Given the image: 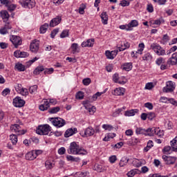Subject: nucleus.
Listing matches in <instances>:
<instances>
[{
	"label": "nucleus",
	"instance_id": "c9c22d12",
	"mask_svg": "<svg viewBox=\"0 0 177 177\" xmlns=\"http://www.w3.org/2000/svg\"><path fill=\"white\" fill-rule=\"evenodd\" d=\"M59 111H60V107L55 106V107L51 108L48 111V113H50V114H56V113H59Z\"/></svg>",
	"mask_w": 177,
	"mask_h": 177
},
{
	"label": "nucleus",
	"instance_id": "cd10ccee",
	"mask_svg": "<svg viewBox=\"0 0 177 177\" xmlns=\"http://www.w3.org/2000/svg\"><path fill=\"white\" fill-rule=\"evenodd\" d=\"M136 113H138V109H131L129 111H127L124 113V115L127 117H133V115H135V114H136Z\"/></svg>",
	"mask_w": 177,
	"mask_h": 177
},
{
	"label": "nucleus",
	"instance_id": "b1692460",
	"mask_svg": "<svg viewBox=\"0 0 177 177\" xmlns=\"http://www.w3.org/2000/svg\"><path fill=\"white\" fill-rule=\"evenodd\" d=\"M100 17L102 19V24H104V25L107 24L109 21V15H107V12H103L101 14Z\"/></svg>",
	"mask_w": 177,
	"mask_h": 177
},
{
	"label": "nucleus",
	"instance_id": "f8f14e48",
	"mask_svg": "<svg viewBox=\"0 0 177 177\" xmlns=\"http://www.w3.org/2000/svg\"><path fill=\"white\" fill-rule=\"evenodd\" d=\"M13 105L15 107H23L26 104V101L21 99L20 97H16L13 100Z\"/></svg>",
	"mask_w": 177,
	"mask_h": 177
},
{
	"label": "nucleus",
	"instance_id": "39448f33",
	"mask_svg": "<svg viewBox=\"0 0 177 177\" xmlns=\"http://www.w3.org/2000/svg\"><path fill=\"white\" fill-rule=\"evenodd\" d=\"M50 121L52 122L53 125L57 128H62V127L66 125V120L62 118H50Z\"/></svg>",
	"mask_w": 177,
	"mask_h": 177
},
{
	"label": "nucleus",
	"instance_id": "864d4df0",
	"mask_svg": "<svg viewBox=\"0 0 177 177\" xmlns=\"http://www.w3.org/2000/svg\"><path fill=\"white\" fill-rule=\"evenodd\" d=\"M91 78H89V77L84 79L82 80L83 85H85L86 86H88V85H89V84H91Z\"/></svg>",
	"mask_w": 177,
	"mask_h": 177
},
{
	"label": "nucleus",
	"instance_id": "6e6d98bb",
	"mask_svg": "<svg viewBox=\"0 0 177 177\" xmlns=\"http://www.w3.org/2000/svg\"><path fill=\"white\" fill-rule=\"evenodd\" d=\"M39 58L35 57V58H33L31 60H29L28 62H27V66L28 67H30V66H31V64H32V63H35V62H37V60H38Z\"/></svg>",
	"mask_w": 177,
	"mask_h": 177
},
{
	"label": "nucleus",
	"instance_id": "ddd939ff",
	"mask_svg": "<svg viewBox=\"0 0 177 177\" xmlns=\"http://www.w3.org/2000/svg\"><path fill=\"white\" fill-rule=\"evenodd\" d=\"M167 64L169 66H176L177 64V53L172 54L171 57H170L167 61Z\"/></svg>",
	"mask_w": 177,
	"mask_h": 177
},
{
	"label": "nucleus",
	"instance_id": "6ab92c4d",
	"mask_svg": "<svg viewBox=\"0 0 177 177\" xmlns=\"http://www.w3.org/2000/svg\"><path fill=\"white\" fill-rule=\"evenodd\" d=\"M125 93V88H116L113 92L112 94L115 96H122Z\"/></svg>",
	"mask_w": 177,
	"mask_h": 177
},
{
	"label": "nucleus",
	"instance_id": "9b49d317",
	"mask_svg": "<svg viewBox=\"0 0 177 177\" xmlns=\"http://www.w3.org/2000/svg\"><path fill=\"white\" fill-rule=\"evenodd\" d=\"M10 129L12 132H15L17 135H24V133H26V131L23 129L21 130L20 125L19 124H13L11 126Z\"/></svg>",
	"mask_w": 177,
	"mask_h": 177
},
{
	"label": "nucleus",
	"instance_id": "ea45409f",
	"mask_svg": "<svg viewBox=\"0 0 177 177\" xmlns=\"http://www.w3.org/2000/svg\"><path fill=\"white\" fill-rule=\"evenodd\" d=\"M133 162H136V167L137 168H139L140 167H142L143 164H145V160L142 159L141 160H137L136 161H133Z\"/></svg>",
	"mask_w": 177,
	"mask_h": 177
},
{
	"label": "nucleus",
	"instance_id": "5fc2aeb1",
	"mask_svg": "<svg viewBox=\"0 0 177 177\" xmlns=\"http://www.w3.org/2000/svg\"><path fill=\"white\" fill-rule=\"evenodd\" d=\"M118 80H120V77L118 76V74L115 73L113 75V81H114L115 83L121 84V82H118Z\"/></svg>",
	"mask_w": 177,
	"mask_h": 177
},
{
	"label": "nucleus",
	"instance_id": "aec40b11",
	"mask_svg": "<svg viewBox=\"0 0 177 177\" xmlns=\"http://www.w3.org/2000/svg\"><path fill=\"white\" fill-rule=\"evenodd\" d=\"M60 21H62V17H57L54 19H53L50 21V27H55L57 26V24H60Z\"/></svg>",
	"mask_w": 177,
	"mask_h": 177
},
{
	"label": "nucleus",
	"instance_id": "f704fd0d",
	"mask_svg": "<svg viewBox=\"0 0 177 177\" xmlns=\"http://www.w3.org/2000/svg\"><path fill=\"white\" fill-rule=\"evenodd\" d=\"M102 94L103 93L97 92L89 99V100H91V102H95V100H97L99 96H102Z\"/></svg>",
	"mask_w": 177,
	"mask_h": 177
},
{
	"label": "nucleus",
	"instance_id": "e2e57ef3",
	"mask_svg": "<svg viewBox=\"0 0 177 177\" xmlns=\"http://www.w3.org/2000/svg\"><path fill=\"white\" fill-rule=\"evenodd\" d=\"M147 116H148V120H150V121H151L153 118H155L156 113L151 112L147 114Z\"/></svg>",
	"mask_w": 177,
	"mask_h": 177
},
{
	"label": "nucleus",
	"instance_id": "0eeeda50",
	"mask_svg": "<svg viewBox=\"0 0 177 177\" xmlns=\"http://www.w3.org/2000/svg\"><path fill=\"white\" fill-rule=\"evenodd\" d=\"M175 90V83L172 81H169L166 83V86L163 88V92L168 93L169 92H174Z\"/></svg>",
	"mask_w": 177,
	"mask_h": 177
},
{
	"label": "nucleus",
	"instance_id": "20e7f679",
	"mask_svg": "<svg viewBox=\"0 0 177 177\" xmlns=\"http://www.w3.org/2000/svg\"><path fill=\"white\" fill-rule=\"evenodd\" d=\"M151 49L158 55V56H165V50L161 46L153 43L151 44Z\"/></svg>",
	"mask_w": 177,
	"mask_h": 177
},
{
	"label": "nucleus",
	"instance_id": "338daca9",
	"mask_svg": "<svg viewBox=\"0 0 177 177\" xmlns=\"http://www.w3.org/2000/svg\"><path fill=\"white\" fill-rule=\"evenodd\" d=\"M120 5L123 7L129 6V2H128L127 0H123L120 2Z\"/></svg>",
	"mask_w": 177,
	"mask_h": 177
},
{
	"label": "nucleus",
	"instance_id": "f257e3e1",
	"mask_svg": "<svg viewBox=\"0 0 177 177\" xmlns=\"http://www.w3.org/2000/svg\"><path fill=\"white\" fill-rule=\"evenodd\" d=\"M68 153V154L86 156V154H88V151L83 147H80L77 142H73L70 145Z\"/></svg>",
	"mask_w": 177,
	"mask_h": 177
},
{
	"label": "nucleus",
	"instance_id": "79ce46f5",
	"mask_svg": "<svg viewBox=\"0 0 177 177\" xmlns=\"http://www.w3.org/2000/svg\"><path fill=\"white\" fill-rule=\"evenodd\" d=\"M37 89H38V86L33 85L29 88V92L30 93H37Z\"/></svg>",
	"mask_w": 177,
	"mask_h": 177
},
{
	"label": "nucleus",
	"instance_id": "dca6fc26",
	"mask_svg": "<svg viewBox=\"0 0 177 177\" xmlns=\"http://www.w3.org/2000/svg\"><path fill=\"white\" fill-rule=\"evenodd\" d=\"M95 44V39H89L86 41H83L82 43V48H92Z\"/></svg>",
	"mask_w": 177,
	"mask_h": 177
},
{
	"label": "nucleus",
	"instance_id": "37998d69",
	"mask_svg": "<svg viewBox=\"0 0 177 177\" xmlns=\"http://www.w3.org/2000/svg\"><path fill=\"white\" fill-rule=\"evenodd\" d=\"M18 93H20L22 96H28V90L23 88Z\"/></svg>",
	"mask_w": 177,
	"mask_h": 177
},
{
	"label": "nucleus",
	"instance_id": "3c124183",
	"mask_svg": "<svg viewBox=\"0 0 177 177\" xmlns=\"http://www.w3.org/2000/svg\"><path fill=\"white\" fill-rule=\"evenodd\" d=\"M44 73L45 74V75H46V74L53 73V72L55 71V69H53V68H44Z\"/></svg>",
	"mask_w": 177,
	"mask_h": 177
},
{
	"label": "nucleus",
	"instance_id": "393cba45",
	"mask_svg": "<svg viewBox=\"0 0 177 177\" xmlns=\"http://www.w3.org/2000/svg\"><path fill=\"white\" fill-rule=\"evenodd\" d=\"M139 174H140V170L138 169H134L129 171L127 174V175L128 177H133V176H135V175H139Z\"/></svg>",
	"mask_w": 177,
	"mask_h": 177
},
{
	"label": "nucleus",
	"instance_id": "4d7b16f0",
	"mask_svg": "<svg viewBox=\"0 0 177 177\" xmlns=\"http://www.w3.org/2000/svg\"><path fill=\"white\" fill-rule=\"evenodd\" d=\"M57 32H59V28H55L54 29L51 33H50V37L51 38H55V37H56V35L57 34Z\"/></svg>",
	"mask_w": 177,
	"mask_h": 177
},
{
	"label": "nucleus",
	"instance_id": "c85d7f7f",
	"mask_svg": "<svg viewBox=\"0 0 177 177\" xmlns=\"http://www.w3.org/2000/svg\"><path fill=\"white\" fill-rule=\"evenodd\" d=\"M128 162H129V158H122L120 162H119V165L120 167H125V165H127V164H128Z\"/></svg>",
	"mask_w": 177,
	"mask_h": 177
},
{
	"label": "nucleus",
	"instance_id": "09e8293b",
	"mask_svg": "<svg viewBox=\"0 0 177 177\" xmlns=\"http://www.w3.org/2000/svg\"><path fill=\"white\" fill-rule=\"evenodd\" d=\"M102 128L103 129H105V131H111L112 129H114V127L111 124H103Z\"/></svg>",
	"mask_w": 177,
	"mask_h": 177
},
{
	"label": "nucleus",
	"instance_id": "8fccbe9b",
	"mask_svg": "<svg viewBox=\"0 0 177 177\" xmlns=\"http://www.w3.org/2000/svg\"><path fill=\"white\" fill-rule=\"evenodd\" d=\"M155 135H158V136L161 138V136H164V131L160 129V128H156Z\"/></svg>",
	"mask_w": 177,
	"mask_h": 177
},
{
	"label": "nucleus",
	"instance_id": "f3484780",
	"mask_svg": "<svg viewBox=\"0 0 177 177\" xmlns=\"http://www.w3.org/2000/svg\"><path fill=\"white\" fill-rule=\"evenodd\" d=\"M14 56L15 57H28L29 54L27 52L16 50L14 52Z\"/></svg>",
	"mask_w": 177,
	"mask_h": 177
},
{
	"label": "nucleus",
	"instance_id": "69168bd1",
	"mask_svg": "<svg viewBox=\"0 0 177 177\" xmlns=\"http://www.w3.org/2000/svg\"><path fill=\"white\" fill-rule=\"evenodd\" d=\"M1 93L3 96H7V95H9V93H10V89L5 88Z\"/></svg>",
	"mask_w": 177,
	"mask_h": 177
},
{
	"label": "nucleus",
	"instance_id": "423d86ee",
	"mask_svg": "<svg viewBox=\"0 0 177 177\" xmlns=\"http://www.w3.org/2000/svg\"><path fill=\"white\" fill-rule=\"evenodd\" d=\"M19 3L23 8L28 9H32L35 7V0H22L19 1Z\"/></svg>",
	"mask_w": 177,
	"mask_h": 177
},
{
	"label": "nucleus",
	"instance_id": "a18cd8bd",
	"mask_svg": "<svg viewBox=\"0 0 177 177\" xmlns=\"http://www.w3.org/2000/svg\"><path fill=\"white\" fill-rule=\"evenodd\" d=\"M10 140L12 145H16V143H17V136L15 134L10 135Z\"/></svg>",
	"mask_w": 177,
	"mask_h": 177
},
{
	"label": "nucleus",
	"instance_id": "72a5a7b5",
	"mask_svg": "<svg viewBox=\"0 0 177 177\" xmlns=\"http://www.w3.org/2000/svg\"><path fill=\"white\" fill-rule=\"evenodd\" d=\"M171 146L174 151H177V137L171 141Z\"/></svg>",
	"mask_w": 177,
	"mask_h": 177
},
{
	"label": "nucleus",
	"instance_id": "412c9836",
	"mask_svg": "<svg viewBox=\"0 0 177 177\" xmlns=\"http://www.w3.org/2000/svg\"><path fill=\"white\" fill-rule=\"evenodd\" d=\"M157 127H151L145 129L146 136H154Z\"/></svg>",
	"mask_w": 177,
	"mask_h": 177
},
{
	"label": "nucleus",
	"instance_id": "bb28decb",
	"mask_svg": "<svg viewBox=\"0 0 177 177\" xmlns=\"http://www.w3.org/2000/svg\"><path fill=\"white\" fill-rule=\"evenodd\" d=\"M15 67L17 71H26V66L19 62L17 63Z\"/></svg>",
	"mask_w": 177,
	"mask_h": 177
},
{
	"label": "nucleus",
	"instance_id": "1a4fd4ad",
	"mask_svg": "<svg viewBox=\"0 0 177 177\" xmlns=\"http://www.w3.org/2000/svg\"><path fill=\"white\" fill-rule=\"evenodd\" d=\"M162 158L167 165H172L174 162H176V157L163 155Z\"/></svg>",
	"mask_w": 177,
	"mask_h": 177
},
{
	"label": "nucleus",
	"instance_id": "7c9ffc66",
	"mask_svg": "<svg viewBox=\"0 0 177 177\" xmlns=\"http://www.w3.org/2000/svg\"><path fill=\"white\" fill-rule=\"evenodd\" d=\"M71 49H72V52L73 53H80V48H78V44L77 43H73L71 45Z\"/></svg>",
	"mask_w": 177,
	"mask_h": 177
},
{
	"label": "nucleus",
	"instance_id": "a211bd4d",
	"mask_svg": "<svg viewBox=\"0 0 177 177\" xmlns=\"http://www.w3.org/2000/svg\"><path fill=\"white\" fill-rule=\"evenodd\" d=\"M93 135H95V129H93L92 127H88L85 129L83 137L93 136Z\"/></svg>",
	"mask_w": 177,
	"mask_h": 177
},
{
	"label": "nucleus",
	"instance_id": "a19ab883",
	"mask_svg": "<svg viewBox=\"0 0 177 177\" xmlns=\"http://www.w3.org/2000/svg\"><path fill=\"white\" fill-rule=\"evenodd\" d=\"M86 110H88V113L91 115H93V114H95V113H96V107H95L94 106H93L91 107L88 106V109H86Z\"/></svg>",
	"mask_w": 177,
	"mask_h": 177
},
{
	"label": "nucleus",
	"instance_id": "9d476101",
	"mask_svg": "<svg viewBox=\"0 0 177 177\" xmlns=\"http://www.w3.org/2000/svg\"><path fill=\"white\" fill-rule=\"evenodd\" d=\"M30 49L31 52L37 53L39 49V41L34 39L32 42L30 44Z\"/></svg>",
	"mask_w": 177,
	"mask_h": 177
},
{
	"label": "nucleus",
	"instance_id": "603ef678",
	"mask_svg": "<svg viewBox=\"0 0 177 177\" xmlns=\"http://www.w3.org/2000/svg\"><path fill=\"white\" fill-rule=\"evenodd\" d=\"M152 57L149 53H147L143 57L142 60H151Z\"/></svg>",
	"mask_w": 177,
	"mask_h": 177
},
{
	"label": "nucleus",
	"instance_id": "f03ea898",
	"mask_svg": "<svg viewBox=\"0 0 177 177\" xmlns=\"http://www.w3.org/2000/svg\"><path fill=\"white\" fill-rule=\"evenodd\" d=\"M51 129L52 127L49 124L39 125L36 129V133L37 135H49Z\"/></svg>",
	"mask_w": 177,
	"mask_h": 177
},
{
	"label": "nucleus",
	"instance_id": "2eb2a0df",
	"mask_svg": "<svg viewBox=\"0 0 177 177\" xmlns=\"http://www.w3.org/2000/svg\"><path fill=\"white\" fill-rule=\"evenodd\" d=\"M131 44L128 41L121 42L120 44L118 45V48L119 49V52H122L125 50V49H129Z\"/></svg>",
	"mask_w": 177,
	"mask_h": 177
},
{
	"label": "nucleus",
	"instance_id": "4c0bfd02",
	"mask_svg": "<svg viewBox=\"0 0 177 177\" xmlns=\"http://www.w3.org/2000/svg\"><path fill=\"white\" fill-rule=\"evenodd\" d=\"M153 143L151 140H149L147 147L144 149V151H149L153 147Z\"/></svg>",
	"mask_w": 177,
	"mask_h": 177
},
{
	"label": "nucleus",
	"instance_id": "052dcab7",
	"mask_svg": "<svg viewBox=\"0 0 177 177\" xmlns=\"http://www.w3.org/2000/svg\"><path fill=\"white\" fill-rule=\"evenodd\" d=\"M117 161V156H111L109 157V162L111 164H114Z\"/></svg>",
	"mask_w": 177,
	"mask_h": 177
},
{
	"label": "nucleus",
	"instance_id": "13d9d810",
	"mask_svg": "<svg viewBox=\"0 0 177 177\" xmlns=\"http://www.w3.org/2000/svg\"><path fill=\"white\" fill-rule=\"evenodd\" d=\"M164 58L162 57H159L156 59V63L158 66H161V64H162V63H164Z\"/></svg>",
	"mask_w": 177,
	"mask_h": 177
},
{
	"label": "nucleus",
	"instance_id": "6e6552de",
	"mask_svg": "<svg viewBox=\"0 0 177 177\" xmlns=\"http://www.w3.org/2000/svg\"><path fill=\"white\" fill-rule=\"evenodd\" d=\"M10 41L12 42V44L14 45L15 48H18L19 46H20V45H21L22 44V41H21V38L19 36H16V35H12L10 37Z\"/></svg>",
	"mask_w": 177,
	"mask_h": 177
},
{
	"label": "nucleus",
	"instance_id": "2f4dec72",
	"mask_svg": "<svg viewBox=\"0 0 177 177\" xmlns=\"http://www.w3.org/2000/svg\"><path fill=\"white\" fill-rule=\"evenodd\" d=\"M44 70H45V68H44V66H37L33 71V74H35V75H39L41 73H42V71H44Z\"/></svg>",
	"mask_w": 177,
	"mask_h": 177
},
{
	"label": "nucleus",
	"instance_id": "58836bf2",
	"mask_svg": "<svg viewBox=\"0 0 177 177\" xmlns=\"http://www.w3.org/2000/svg\"><path fill=\"white\" fill-rule=\"evenodd\" d=\"M45 166L47 169H52V168H53V167L55 166V164L52 163L49 160H46L45 162Z\"/></svg>",
	"mask_w": 177,
	"mask_h": 177
},
{
	"label": "nucleus",
	"instance_id": "c03bdc74",
	"mask_svg": "<svg viewBox=\"0 0 177 177\" xmlns=\"http://www.w3.org/2000/svg\"><path fill=\"white\" fill-rule=\"evenodd\" d=\"M162 23H164V19L160 18L159 19L153 21L152 24L153 26H160V24H162Z\"/></svg>",
	"mask_w": 177,
	"mask_h": 177
},
{
	"label": "nucleus",
	"instance_id": "4468645a",
	"mask_svg": "<svg viewBox=\"0 0 177 177\" xmlns=\"http://www.w3.org/2000/svg\"><path fill=\"white\" fill-rule=\"evenodd\" d=\"M78 132L77 128H71L68 129L64 133V138H70V136H73V135H75Z\"/></svg>",
	"mask_w": 177,
	"mask_h": 177
},
{
	"label": "nucleus",
	"instance_id": "e433bc0d",
	"mask_svg": "<svg viewBox=\"0 0 177 177\" xmlns=\"http://www.w3.org/2000/svg\"><path fill=\"white\" fill-rule=\"evenodd\" d=\"M1 13V17L4 21H8L9 19V13L7 11H3Z\"/></svg>",
	"mask_w": 177,
	"mask_h": 177
},
{
	"label": "nucleus",
	"instance_id": "de8ad7c7",
	"mask_svg": "<svg viewBox=\"0 0 177 177\" xmlns=\"http://www.w3.org/2000/svg\"><path fill=\"white\" fill-rule=\"evenodd\" d=\"M138 46L140 49L138 51H136V53H139L140 55H142V52H143V50L145 49V44L140 43Z\"/></svg>",
	"mask_w": 177,
	"mask_h": 177
},
{
	"label": "nucleus",
	"instance_id": "7ed1b4c3",
	"mask_svg": "<svg viewBox=\"0 0 177 177\" xmlns=\"http://www.w3.org/2000/svg\"><path fill=\"white\" fill-rule=\"evenodd\" d=\"M139 22L136 19L131 20L128 24L121 25L120 26V30H126V31H132L133 27H138Z\"/></svg>",
	"mask_w": 177,
	"mask_h": 177
},
{
	"label": "nucleus",
	"instance_id": "5701e85b",
	"mask_svg": "<svg viewBox=\"0 0 177 177\" xmlns=\"http://www.w3.org/2000/svg\"><path fill=\"white\" fill-rule=\"evenodd\" d=\"M132 63L131 62H126L123 64L122 66V70H124V71H131L132 70Z\"/></svg>",
	"mask_w": 177,
	"mask_h": 177
},
{
	"label": "nucleus",
	"instance_id": "680f3d73",
	"mask_svg": "<svg viewBox=\"0 0 177 177\" xmlns=\"http://www.w3.org/2000/svg\"><path fill=\"white\" fill-rule=\"evenodd\" d=\"M153 88H154V85L151 82L147 83L145 85V89L150 90V89H153Z\"/></svg>",
	"mask_w": 177,
	"mask_h": 177
},
{
	"label": "nucleus",
	"instance_id": "4be33fe9",
	"mask_svg": "<svg viewBox=\"0 0 177 177\" xmlns=\"http://www.w3.org/2000/svg\"><path fill=\"white\" fill-rule=\"evenodd\" d=\"M26 160H29L32 161V160H35L37 158V155L34 153V151L28 152L25 156Z\"/></svg>",
	"mask_w": 177,
	"mask_h": 177
},
{
	"label": "nucleus",
	"instance_id": "473e14b6",
	"mask_svg": "<svg viewBox=\"0 0 177 177\" xmlns=\"http://www.w3.org/2000/svg\"><path fill=\"white\" fill-rule=\"evenodd\" d=\"M136 135H145L146 136V129L141 127H137L136 129Z\"/></svg>",
	"mask_w": 177,
	"mask_h": 177
},
{
	"label": "nucleus",
	"instance_id": "c756f323",
	"mask_svg": "<svg viewBox=\"0 0 177 177\" xmlns=\"http://www.w3.org/2000/svg\"><path fill=\"white\" fill-rule=\"evenodd\" d=\"M49 27V24H43L40 28H39V32L40 34H45V32H46L48 28Z\"/></svg>",
	"mask_w": 177,
	"mask_h": 177
},
{
	"label": "nucleus",
	"instance_id": "49530a36",
	"mask_svg": "<svg viewBox=\"0 0 177 177\" xmlns=\"http://www.w3.org/2000/svg\"><path fill=\"white\" fill-rule=\"evenodd\" d=\"M84 92L82 91H78L76 93V99H78L79 100H82L84 99Z\"/></svg>",
	"mask_w": 177,
	"mask_h": 177
},
{
	"label": "nucleus",
	"instance_id": "774afa93",
	"mask_svg": "<svg viewBox=\"0 0 177 177\" xmlns=\"http://www.w3.org/2000/svg\"><path fill=\"white\" fill-rule=\"evenodd\" d=\"M168 102H169L171 104H173V106H176V107L177 106V101L175 100L174 98L169 99Z\"/></svg>",
	"mask_w": 177,
	"mask_h": 177
},
{
	"label": "nucleus",
	"instance_id": "0e129e2a",
	"mask_svg": "<svg viewBox=\"0 0 177 177\" xmlns=\"http://www.w3.org/2000/svg\"><path fill=\"white\" fill-rule=\"evenodd\" d=\"M169 151H171V147L170 146H166V147H164L163 153L165 154H168V153H169Z\"/></svg>",
	"mask_w": 177,
	"mask_h": 177
},
{
	"label": "nucleus",
	"instance_id": "bf43d9fd",
	"mask_svg": "<svg viewBox=\"0 0 177 177\" xmlns=\"http://www.w3.org/2000/svg\"><path fill=\"white\" fill-rule=\"evenodd\" d=\"M62 38H66V37H68V30H63L60 35Z\"/></svg>",
	"mask_w": 177,
	"mask_h": 177
},
{
	"label": "nucleus",
	"instance_id": "a878e982",
	"mask_svg": "<svg viewBox=\"0 0 177 177\" xmlns=\"http://www.w3.org/2000/svg\"><path fill=\"white\" fill-rule=\"evenodd\" d=\"M50 106L49 102L45 101L44 104L39 106V109L41 111H45L47 109H49Z\"/></svg>",
	"mask_w": 177,
	"mask_h": 177
}]
</instances>
